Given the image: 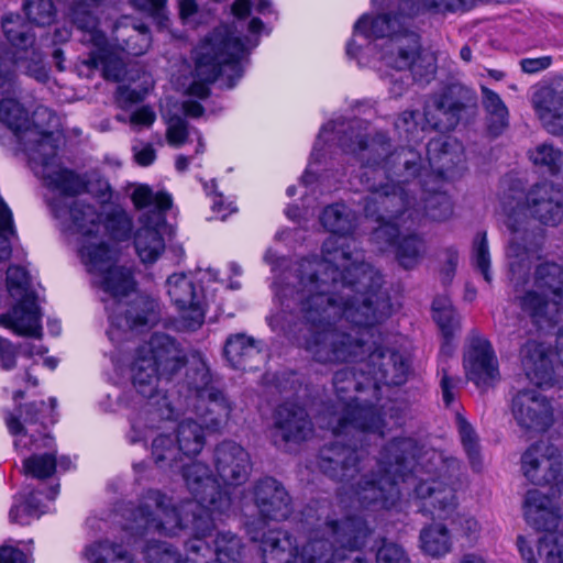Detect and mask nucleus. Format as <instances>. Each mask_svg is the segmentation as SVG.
I'll use <instances>...</instances> for the list:
<instances>
[{
	"mask_svg": "<svg viewBox=\"0 0 563 563\" xmlns=\"http://www.w3.org/2000/svg\"><path fill=\"white\" fill-rule=\"evenodd\" d=\"M341 301L335 294H309L302 301V319L307 334L298 339L314 361L322 364L355 363L356 367L338 371L333 377L335 401L324 407L319 420L322 428L336 438L322 449L320 470L350 487L376 473L388 472L396 457L419 453L411 438L394 439L377 457H368L364 448L372 439L385 435L389 422L355 391L380 385L398 386L407 380L409 362L399 352L386 346V338L376 325L390 314L388 296L376 288L352 297L353 287L343 285Z\"/></svg>",
	"mask_w": 563,
	"mask_h": 563,
	"instance_id": "obj_1",
	"label": "nucleus"
},
{
	"mask_svg": "<svg viewBox=\"0 0 563 563\" xmlns=\"http://www.w3.org/2000/svg\"><path fill=\"white\" fill-rule=\"evenodd\" d=\"M322 142H336L344 153L360 162L357 177L369 191L364 211L367 218H374L378 223L373 239L382 250L394 246L402 267H415L426 251L424 242L416 234H405V231L410 230L422 213L442 221L453 210L451 199L443 190L449 163L453 162L448 140L440 136L428 143L430 170L422 165L420 153L412 147L389 153L385 134H373L368 122L363 119L323 125L312 148L313 161L321 156Z\"/></svg>",
	"mask_w": 563,
	"mask_h": 563,
	"instance_id": "obj_2",
	"label": "nucleus"
},
{
	"mask_svg": "<svg viewBox=\"0 0 563 563\" xmlns=\"http://www.w3.org/2000/svg\"><path fill=\"white\" fill-rule=\"evenodd\" d=\"M366 479L357 481L350 487H340L338 505L341 515L352 516L356 507L389 509L400 498L399 479L412 481L415 498L420 511L434 518L451 520L454 532L470 541L481 532V525L470 514H455L456 490L462 486L461 464L454 457H446L434 449H420L411 456L396 457L394 467Z\"/></svg>",
	"mask_w": 563,
	"mask_h": 563,
	"instance_id": "obj_3",
	"label": "nucleus"
},
{
	"mask_svg": "<svg viewBox=\"0 0 563 563\" xmlns=\"http://www.w3.org/2000/svg\"><path fill=\"white\" fill-rule=\"evenodd\" d=\"M320 222L332 233L322 245V258L301 260L274 284L280 309L267 317L273 331H289L291 311L296 308L302 316V301L309 294H335L341 301V296L346 297L343 285L353 287L352 297L382 287L380 274L364 262L363 252L347 236L355 228L354 212L343 203H333L324 208Z\"/></svg>",
	"mask_w": 563,
	"mask_h": 563,
	"instance_id": "obj_4",
	"label": "nucleus"
},
{
	"mask_svg": "<svg viewBox=\"0 0 563 563\" xmlns=\"http://www.w3.org/2000/svg\"><path fill=\"white\" fill-rule=\"evenodd\" d=\"M186 374L177 391L157 388L161 379L169 380L184 365L181 352L175 340L164 333H155L142 345L131 365L132 383L136 391L146 398L131 420L130 442L142 438L147 421L164 422L180 413L194 401H205V396L216 389L209 365L203 355L192 352L186 358Z\"/></svg>",
	"mask_w": 563,
	"mask_h": 563,
	"instance_id": "obj_5",
	"label": "nucleus"
},
{
	"mask_svg": "<svg viewBox=\"0 0 563 563\" xmlns=\"http://www.w3.org/2000/svg\"><path fill=\"white\" fill-rule=\"evenodd\" d=\"M302 516L307 540L299 543L287 531H268L261 541L263 563H366L345 554L365 547L372 533L363 518L341 515L327 503L307 507Z\"/></svg>",
	"mask_w": 563,
	"mask_h": 563,
	"instance_id": "obj_6",
	"label": "nucleus"
},
{
	"mask_svg": "<svg viewBox=\"0 0 563 563\" xmlns=\"http://www.w3.org/2000/svg\"><path fill=\"white\" fill-rule=\"evenodd\" d=\"M88 216L93 228L78 222L84 234V242L78 246V253L87 272L91 275L92 284L108 295L112 302H106L109 312L110 329L108 335L111 341H120L121 333L132 331L139 327L152 324L157 320V302L145 295H135L132 302L123 301L136 290L132 265L121 264L117 249H107L98 240L96 232L100 231V223L95 220L97 214L92 209H78L76 219Z\"/></svg>",
	"mask_w": 563,
	"mask_h": 563,
	"instance_id": "obj_7",
	"label": "nucleus"
},
{
	"mask_svg": "<svg viewBox=\"0 0 563 563\" xmlns=\"http://www.w3.org/2000/svg\"><path fill=\"white\" fill-rule=\"evenodd\" d=\"M180 468L194 499L175 505L161 490L148 489L139 508L137 525L165 537H177L184 531L192 538L209 537L216 528V515H224L231 508L229 493L220 487L206 464L192 462Z\"/></svg>",
	"mask_w": 563,
	"mask_h": 563,
	"instance_id": "obj_8",
	"label": "nucleus"
},
{
	"mask_svg": "<svg viewBox=\"0 0 563 563\" xmlns=\"http://www.w3.org/2000/svg\"><path fill=\"white\" fill-rule=\"evenodd\" d=\"M499 212L510 231L507 257L511 279L518 283L530 269L531 262L539 258L541 235L526 229L528 219L554 227L563 218V192L550 181L532 185L523 190L515 183L504 188L499 197Z\"/></svg>",
	"mask_w": 563,
	"mask_h": 563,
	"instance_id": "obj_9",
	"label": "nucleus"
},
{
	"mask_svg": "<svg viewBox=\"0 0 563 563\" xmlns=\"http://www.w3.org/2000/svg\"><path fill=\"white\" fill-rule=\"evenodd\" d=\"M372 5L377 10L376 16L363 14L355 22L353 36H362L372 45L373 40L386 38L379 52L383 69L401 73L409 70L412 79L429 81L437 71V58L433 53L422 51L420 36L413 29V21L405 13L394 10L391 0H372ZM361 44L352 38L346 45V54L357 57Z\"/></svg>",
	"mask_w": 563,
	"mask_h": 563,
	"instance_id": "obj_10",
	"label": "nucleus"
},
{
	"mask_svg": "<svg viewBox=\"0 0 563 563\" xmlns=\"http://www.w3.org/2000/svg\"><path fill=\"white\" fill-rule=\"evenodd\" d=\"M252 36H235L228 25H221L207 35L195 49V80L189 87V95L206 98L209 95L208 84L219 76L227 78V87H234L243 75L242 62L258 43V35L264 23L258 18L249 22Z\"/></svg>",
	"mask_w": 563,
	"mask_h": 563,
	"instance_id": "obj_11",
	"label": "nucleus"
},
{
	"mask_svg": "<svg viewBox=\"0 0 563 563\" xmlns=\"http://www.w3.org/2000/svg\"><path fill=\"white\" fill-rule=\"evenodd\" d=\"M516 300L541 330L563 322V265L553 261L538 264L532 289L517 296Z\"/></svg>",
	"mask_w": 563,
	"mask_h": 563,
	"instance_id": "obj_12",
	"label": "nucleus"
},
{
	"mask_svg": "<svg viewBox=\"0 0 563 563\" xmlns=\"http://www.w3.org/2000/svg\"><path fill=\"white\" fill-rule=\"evenodd\" d=\"M176 415L172 420L157 422L147 421V428L143 429L142 438L135 443L146 440L157 432L152 441V455L155 463L162 468H176L183 456L191 457L201 452L206 438L203 426L190 418L180 421L177 427H172Z\"/></svg>",
	"mask_w": 563,
	"mask_h": 563,
	"instance_id": "obj_13",
	"label": "nucleus"
},
{
	"mask_svg": "<svg viewBox=\"0 0 563 563\" xmlns=\"http://www.w3.org/2000/svg\"><path fill=\"white\" fill-rule=\"evenodd\" d=\"M104 0H75L70 8V18L81 33L80 41L90 47L85 64L101 68L107 79L120 81L123 76V63L119 51L109 42L99 27L97 12Z\"/></svg>",
	"mask_w": 563,
	"mask_h": 563,
	"instance_id": "obj_14",
	"label": "nucleus"
},
{
	"mask_svg": "<svg viewBox=\"0 0 563 563\" xmlns=\"http://www.w3.org/2000/svg\"><path fill=\"white\" fill-rule=\"evenodd\" d=\"M44 406L43 401L31 402L24 408H19V415L8 412L4 417L10 434L15 437V449L21 452L24 449L34 451L30 457L23 460V473L38 479L52 476L57 468L55 442L46 434L34 439L33 435H29L24 431L23 424H33L40 421L38 412Z\"/></svg>",
	"mask_w": 563,
	"mask_h": 563,
	"instance_id": "obj_15",
	"label": "nucleus"
},
{
	"mask_svg": "<svg viewBox=\"0 0 563 563\" xmlns=\"http://www.w3.org/2000/svg\"><path fill=\"white\" fill-rule=\"evenodd\" d=\"M5 282L12 303L8 312L0 314V327L16 335L40 339L43 334L42 311L29 273L22 266H10Z\"/></svg>",
	"mask_w": 563,
	"mask_h": 563,
	"instance_id": "obj_16",
	"label": "nucleus"
},
{
	"mask_svg": "<svg viewBox=\"0 0 563 563\" xmlns=\"http://www.w3.org/2000/svg\"><path fill=\"white\" fill-rule=\"evenodd\" d=\"M461 92V87L450 86L441 93L429 97L424 103L423 118L416 111H404L395 122L399 136L416 142L421 139V133L427 126L440 131L452 130L464 108L459 97Z\"/></svg>",
	"mask_w": 563,
	"mask_h": 563,
	"instance_id": "obj_17",
	"label": "nucleus"
},
{
	"mask_svg": "<svg viewBox=\"0 0 563 563\" xmlns=\"http://www.w3.org/2000/svg\"><path fill=\"white\" fill-rule=\"evenodd\" d=\"M86 208L92 209L97 214V219L95 221L98 224L100 223L101 228L100 231L96 233L98 234V240L104 244V247L112 249L104 239L106 233H109L111 238L119 241L130 239L133 227L132 219L120 206L103 205L98 209L92 205H88L79 200H74L69 206H59L57 202H52V209L55 217L64 221H69V223H66V229L79 235V246H81V243L84 242V234L79 230L80 228L78 222L85 223L89 229L93 228L88 216L82 217L80 220L75 217L78 209Z\"/></svg>",
	"mask_w": 563,
	"mask_h": 563,
	"instance_id": "obj_18",
	"label": "nucleus"
},
{
	"mask_svg": "<svg viewBox=\"0 0 563 563\" xmlns=\"http://www.w3.org/2000/svg\"><path fill=\"white\" fill-rule=\"evenodd\" d=\"M166 291L179 314V325L186 330H197L205 321L206 298L191 276L184 273L170 275L166 280Z\"/></svg>",
	"mask_w": 563,
	"mask_h": 563,
	"instance_id": "obj_19",
	"label": "nucleus"
},
{
	"mask_svg": "<svg viewBox=\"0 0 563 563\" xmlns=\"http://www.w3.org/2000/svg\"><path fill=\"white\" fill-rule=\"evenodd\" d=\"M2 27L8 42L14 48L16 66L37 81H45L48 78L47 68L42 55L33 47L34 35L31 34L29 24L20 15L10 14L3 19Z\"/></svg>",
	"mask_w": 563,
	"mask_h": 563,
	"instance_id": "obj_20",
	"label": "nucleus"
},
{
	"mask_svg": "<svg viewBox=\"0 0 563 563\" xmlns=\"http://www.w3.org/2000/svg\"><path fill=\"white\" fill-rule=\"evenodd\" d=\"M144 495L139 500L134 509H130L129 522L124 527L126 540L110 541L109 539L100 540L88 544L84 550V556L90 563H134V555L132 553V539L136 542V537L143 538L148 533H158V531L143 529L139 527L137 520L140 519L139 508L142 504ZM161 536H163L161 533Z\"/></svg>",
	"mask_w": 563,
	"mask_h": 563,
	"instance_id": "obj_21",
	"label": "nucleus"
},
{
	"mask_svg": "<svg viewBox=\"0 0 563 563\" xmlns=\"http://www.w3.org/2000/svg\"><path fill=\"white\" fill-rule=\"evenodd\" d=\"M511 412L517 424L525 430L543 432L554 422L551 401L537 389H522L511 401Z\"/></svg>",
	"mask_w": 563,
	"mask_h": 563,
	"instance_id": "obj_22",
	"label": "nucleus"
},
{
	"mask_svg": "<svg viewBox=\"0 0 563 563\" xmlns=\"http://www.w3.org/2000/svg\"><path fill=\"white\" fill-rule=\"evenodd\" d=\"M463 365L468 380L486 389L500 379L498 358L488 340L473 336L464 352Z\"/></svg>",
	"mask_w": 563,
	"mask_h": 563,
	"instance_id": "obj_23",
	"label": "nucleus"
},
{
	"mask_svg": "<svg viewBox=\"0 0 563 563\" xmlns=\"http://www.w3.org/2000/svg\"><path fill=\"white\" fill-rule=\"evenodd\" d=\"M521 471L534 485H545L556 481L562 471L560 450L544 441L530 445L521 456Z\"/></svg>",
	"mask_w": 563,
	"mask_h": 563,
	"instance_id": "obj_24",
	"label": "nucleus"
},
{
	"mask_svg": "<svg viewBox=\"0 0 563 563\" xmlns=\"http://www.w3.org/2000/svg\"><path fill=\"white\" fill-rule=\"evenodd\" d=\"M206 537L190 538L185 542V558L172 544L163 541H148L143 548L147 563H212Z\"/></svg>",
	"mask_w": 563,
	"mask_h": 563,
	"instance_id": "obj_25",
	"label": "nucleus"
},
{
	"mask_svg": "<svg viewBox=\"0 0 563 563\" xmlns=\"http://www.w3.org/2000/svg\"><path fill=\"white\" fill-rule=\"evenodd\" d=\"M252 496L260 516L268 521H283L292 511L291 499L285 487L273 477L260 479Z\"/></svg>",
	"mask_w": 563,
	"mask_h": 563,
	"instance_id": "obj_26",
	"label": "nucleus"
},
{
	"mask_svg": "<svg viewBox=\"0 0 563 563\" xmlns=\"http://www.w3.org/2000/svg\"><path fill=\"white\" fill-rule=\"evenodd\" d=\"M533 111L551 134H563V82L538 86L531 95Z\"/></svg>",
	"mask_w": 563,
	"mask_h": 563,
	"instance_id": "obj_27",
	"label": "nucleus"
},
{
	"mask_svg": "<svg viewBox=\"0 0 563 563\" xmlns=\"http://www.w3.org/2000/svg\"><path fill=\"white\" fill-rule=\"evenodd\" d=\"M312 433V422L305 408L286 402L278 407L272 437L276 445L300 442Z\"/></svg>",
	"mask_w": 563,
	"mask_h": 563,
	"instance_id": "obj_28",
	"label": "nucleus"
},
{
	"mask_svg": "<svg viewBox=\"0 0 563 563\" xmlns=\"http://www.w3.org/2000/svg\"><path fill=\"white\" fill-rule=\"evenodd\" d=\"M217 473L225 485H241L249 478L251 461L249 453L233 441H223L214 449Z\"/></svg>",
	"mask_w": 563,
	"mask_h": 563,
	"instance_id": "obj_29",
	"label": "nucleus"
},
{
	"mask_svg": "<svg viewBox=\"0 0 563 563\" xmlns=\"http://www.w3.org/2000/svg\"><path fill=\"white\" fill-rule=\"evenodd\" d=\"M521 367L527 378L537 386L559 383L560 374L554 369L549 350L536 341H528L520 350Z\"/></svg>",
	"mask_w": 563,
	"mask_h": 563,
	"instance_id": "obj_30",
	"label": "nucleus"
},
{
	"mask_svg": "<svg viewBox=\"0 0 563 563\" xmlns=\"http://www.w3.org/2000/svg\"><path fill=\"white\" fill-rule=\"evenodd\" d=\"M142 225L134 235V246L143 264H153L165 250V241L161 233L164 225L163 214L157 212L141 218Z\"/></svg>",
	"mask_w": 563,
	"mask_h": 563,
	"instance_id": "obj_31",
	"label": "nucleus"
},
{
	"mask_svg": "<svg viewBox=\"0 0 563 563\" xmlns=\"http://www.w3.org/2000/svg\"><path fill=\"white\" fill-rule=\"evenodd\" d=\"M185 411L196 413L206 429L218 431L228 423L233 402L216 388L205 396V401H194L190 407H184L181 412Z\"/></svg>",
	"mask_w": 563,
	"mask_h": 563,
	"instance_id": "obj_32",
	"label": "nucleus"
},
{
	"mask_svg": "<svg viewBox=\"0 0 563 563\" xmlns=\"http://www.w3.org/2000/svg\"><path fill=\"white\" fill-rule=\"evenodd\" d=\"M224 355L232 367L252 369V360L261 355L260 342L244 333L230 335L225 341Z\"/></svg>",
	"mask_w": 563,
	"mask_h": 563,
	"instance_id": "obj_33",
	"label": "nucleus"
},
{
	"mask_svg": "<svg viewBox=\"0 0 563 563\" xmlns=\"http://www.w3.org/2000/svg\"><path fill=\"white\" fill-rule=\"evenodd\" d=\"M475 4V0H401L397 7L401 13L412 21L419 15L430 13H446L467 10Z\"/></svg>",
	"mask_w": 563,
	"mask_h": 563,
	"instance_id": "obj_34",
	"label": "nucleus"
},
{
	"mask_svg": "<svg viewBox=\"0 0 563 563\" xmlns=\"http://www.w3.org/2000/svg\"><path fill=\"white\" fill-rule=\"evenodd\" d=\"M481 89L488 131L490 134L497 136L508 126V108L498 93L485 86H482Z\"/></svg>",
	"mask_w": 563,
	"mask_h": 563,
	"instance_id": "obj_35",
	"label": "nucleus"
},
{
	"mask_svg": "<svg viewBox=\"0 0 563 563\" xmlns=\"http://www.w3.org/2000/svg\"><path fill=\"white\" fill-rule=\"evenodd\" d=\"M244 544L242 539L231 531H219L213 539L212 563H242Z\"/></svg>",
	"mask_w": 563,
	"mask_h": 563,
	"instance_id": "obj_36",
	"label": "nucleus"
},
{
	"mask_svg": "<svg viewBox=\"0 0 563 563\" xmlns=\"http://www.w3.org/2000/svg\"><path fill=\"white\" fill-rule=\"evenodd\" d=\"M419 540L422 552L432 558L444 556L452 550L450 531L441 523L424 527L420 531Z\"/></svg>",
	"mask_w": 563,
	"mask_h": 563,
	"instance_id": "obj_37",
	"label": "nucleus"
},
{
	"mask_svg": "<svg viewBox=\"0 0 563 563\" xmlns=\"http://www.w3.org/2000/svg\"><path fill=\"white\" fill-rule=\"evenodd\" d=\"M432 312L444 338L452 336L460 329L461 318L446 296L433 300Z\"/></svg>",
	"mask_w": 563,
	"mask_h": 563,
	"instance_id": "obj_38",
	"label": "nucleus"
},
{
	"mask_svg": "<svg viewBox=\"0 0 563 563\" xmlns=\"http://www.w3.org/2000/svg\"><path fill=\"white\" fill-rule=\"evenodd\" d=\"M131 199L137 209L153 208L154 210L148 216L155 212L162 214L163 211L172 206V197L167 192L158 191L154 194L146 185L136 186L132 191ZM146 216L144 214L143 217Z\"/></svg>",
	"mask_w": 563,
	"mask_h": 563,
	"instance_id": "obj_39",
	"label": "nucleus"
},
{
	"mask_svg": "<svg viewBox=\"0 0 563 563\" xmlns=\"http://www.w3.org/2000/svg\"><path fill=\"white\" fill-rule=\"evenodd\" d=\"M36 495L35 492L20 495L19 500L14 503L9 514L12 522L29 525L32 519L40 518L45 512Z\"/></svg>",
	"mask_w": 563,
	"mask_h": 563,
	"instance_id": "obj_40",
	"label": "nucleus"
},
{
	"mask_svg": "<svg viewBox=\"0 0 563 563\" xmlns=\"http://www.w3.org/2000/svg\"><path fill=\"white\" fill-rule=\"evenodd\" d=\"M456 427L463 448L470 459L472 468L476 472L482 470V459L479 454V444L476 432L467 420L460 413H456Z\"/></svg>",
	"mask_w": 563,
	"mask_h": 563,
	"instance_id": "obj_41",
	"label": "nucleus"
},
{
	"mask_svg": "<svg viewBox=\"0 0 563 563\" xmlns=\"http://www.w3.org/2000/svg\"><path fill=\"white\" fill-rule=\"evenodd\" d=\"M19 350L27 356L42 355L47 351L44 346L32 343L16 346L9 339L0 336V368L4 371L13 369L16 366Z\"/></svg>",
	"mask_w": 563,
	"mask_h": 563,
	"instance_id": "obj_42",
	"label": "nucleus"
},
{
	"mask_svg": "<svg viewBox=\"0 0 563 563\" xmlns=\"http://www.w3.org/2000/svg\"><path fill=\"white\" fill-rule=\"evenodd\" d=\"M128 33L126 38L120 40L119 36H115L113 45L120 49L124 51L130 55L140 56L144 54L150 47L151 36L148 34V30L146 26H133L131 29H125Z\"/></svg>",
	"mask_w": 563,
	"mask_h": 563,
	"instance_id": "obj_43",
	"label": "nucleus"
},
{
	"mask_svg": "<svg viewBox=\"0 0 563 563\" xmlns=\"http://www.w3.org/2000/svg\"><path fill=\"white\" fill-rule=\"evenodd\" d=\"M530 158L534 165L555 174L563 163V153L552 144L543 143L530 152Z\"/></svg>",
	"mask_w": 563,
	"mask_h": 563,
	"instance_id": "obj_44",
	"label": "nucleus"
},
{
	"mask_svg": "<svg viewBox=\"0 0 563 563\" xmlns=\"http://www.w3.org/2000/svg\"><path fill=\"white\" fill-rule=\"evenodd\" d=\"M490 263V252L486 233H479L476 235L473 244L472 265L483 275L485 282L488 284L493 280Z\"/></svg>",
	"mask_w": 563,
	"mask_h": 563,
	"instance_id": "obj_45",
	"label": "nucleus"
},
{
	"mask_svg": "<svg viewBox=\"0 0 563 563\" xmlns=\"http://www.w3.org/2000/svg\"><path fill=\"white\" fill-rule=\"evenodd\" d=\"M14 235L12 212L0 197V263L10 258L12 253L10 238Z\"/></svg>",
	"mask_w": 563,
	"mask_h": 563,
	"instance_id": "obj_46",
	"label": "nucleus"
},
{
	"mask_svg": "<svg viewBox=\"0 0 563 563\" xmlns=\"http://www.w3.org/2000/svg\"><path fill=\"white\" fill-rule=\"evenodd\" d=\"M23 9L27 19L37 25L49 24L56 11L52 0H25Z\"/></svg>",
	"mask_w": 563,
	"mask_h": 563,
	"instance_id": "obj_47",
	"label": "nucleus"
},
{
	"mask_svg": "<svg viewBox=\"0 0 563 563\" xmlns=\"http://www.w3.org/2000/svg\"><path fill=\"white\" fill-rule=\"evenodd\" d=\"M377 563H410L409 556L401 545L384 539L376 552Z\"/></svg>",
	"mask_w": 563,
	"mask_h": 563,
	"instance_id": "obj_48",
	"label": "nucleus"
},
{
	"mask_svg": "<svg viewBox=\"0 0 563 563\" xmlns=\"http://www.w3.org/2000/svg\"><path fill=\"white\" fill-rule=\"evenodd\" d=\"M252 9L264 15L273 13L269 0H234L231 7L232 13L239 19L246 18Z\"/></svg>",
	"mask_w": 563,
	"mask_h": 563,
	"instance_id": "obj_49",
	"label": "nucleus"
},
{
	"mask_svg": "<svg viewBox=\"0 0 563 563\" xmlns=\"http://www.w3.org/2000/svg\"><path fill=\"white\" fill-rule=\"evenodd\" d=\"M462 379L459 376L450 375L446 367L441 368L440 388L442 399L446 407H450L460 391Z\"/></svg>",
	"mask_w": 563,
	"mask_h": 563,
	"instance_id": "obj_50",
	"label": "nucleus"
},
{
	"mask_svg": "<svg viewBox=\"0 0 563 563\" xmlns=\"http://www.w3.org/2000/svg\"><path fill=\"white\" fill-rule=\"evenodd\" d=\"M187 123L181 118H173L168 122L166 139L169 145L180 147L188 139Z\"/></svg>",
	"mask_w": 563,
	"mask_h": 563,
	"instance_id": "obj_51",
	"label": "nucleus"
},
{
	"mask_svg": "<svg viewBox=\"0 0 563 563\" xmlns=\"http://www.w3.org/2000/svg\"><path fill=\"white\" fill-rule=\"evenodd\" d=\"M441 262L443 266L441 268V277L443 283H450L455 274V269L459 263V253L453 247H448L441 255Z\"/></svg>",
	"mask_w": 563,
	"mask_h": 563,
	"instance_id": "obj_52",
	"label": "nucleus"
},
{
	"mask_svg": "<svg viewBox=\"0 0 563 563\" xmlns=\"http://www.w3.org/2000/svg\"><path fill=\"white\" fill-rule=\"evenodd\" d=\"M167 0H131L133 8L154 18L162 19Z\"/></svg>",
	"mask_w": 563,
	"mask_h": 563,
	"instance_id": "obj_53",
	"label": "nucleus"
},
{
	"mask_svg": "<svg viewBox=\"0 0 563 563\" xmlns=\"http://www.w3.org/2000/svg\"><path fill=\"white\" fill-rule=\"evenodd\" d=\"M552 64L551 56H540L536 58H523L520 60L521 70L526 74H537L548 69Z\"/></svg>",
	"mask_w": 563,
	"mask_h": 563,
	"instance_id": "obj_54",
	"label": "nucleus"
},
{
	"mask_svg": "<svg viewBox=\"0 0 563 563\" xmlns=\"http://www.w3.org/2000/svg\"><path fill=\"white\" fill-rule=\"evenodd\" d=\"M389 70L390 69H383V71L379 73L382 74L383 77L389 80V92L394 97H400L405 92L407 87V80H405V77L406 79H408L409 76L407 74H404L402 71L397 73L396 76L394 74H389Z\"/></svg>",
	"mask_w": 563,
	"mask_h": 563,
	"instance_id": "obj_55",
	"label": "nucleus"
},
{
	"mask_svg": "<svg viewBox=\"0 0 563 563\" xmlns=\"http://www.w3.org/2000/svg\"><path fill=\"white\" fill-rule=\"evenodd\" d=\"M156 120V114L150 106H142L130 117V123L133 125L151 126Z\"/></svg>",
	"mask_w": 563,
	"mask_h": 563,
	"instance_id": "obj_56",
	"label": "nucleus"
},
{
	"mask_svg": "<svg viewBox=\"0 0 563 563\" xmlns=\"http://www.w3.org/2000/svg\"><path fill=\"white\" fill-rule=\"evenodd\" d=\"M0 563H29L27 555L12 545L0 547Z\"/></svg>",
	"mask_w": 563,
	"mask_h": 563,
	"instance_id": "obj_57",
	"label": "nucleus"
},
{
	"mask_svg": "<svg viewBox=\"0 0 563 563\" xmlns=\"http://www.w3.org/2000/svg\"><path fill=\"white\" fill-rule=\"evenodd\" d=\"M115 98L121 107H128L132 103L141 101L143 96L141 92L134 89H130L126 86H119L117 89Z\"/></svg>",
	"mask_w": 563,
	"mask_h": 563,
	"instance_id": "obj_58",
	"label": "nucleus"
},
{
	"mask_svg": "<svg viewBox=\"0 0 563 563\" xmlns=\"http://www.w3.org/2000/svg\"><path fill=\"white\" fill-rule=\"evenodd\" d=\"M134 158L139 165L148 166L155 161L156 153L152 145L146 144L141 148L134 147Z\"/></svg>",
	"mask_w": 563,
	"mask_h": 563,
	"instance_id": "obj_59",
	"label": "nucleus"
},
{
	"mask_svg": "<svg viewBox=\"0 0 563 563\" xmlns=\"http://www.w3.org/2000/svg\"><path fill=\"white\" fill-rule=\"evenodd\" d=\"M212 210L219 214L221 220H225L230 213L235 212L236 207L232 202L224 203L223 197L216 194L212 200Z\"/></svg>",
	"mask_w": 563,
	"mask_h": 563,
	"instance_id": "obj_60",
	"label": "nucleus"
},
{
	"mask_svg": "<svg viewBox=\"0 0 563 563\" xmlns=\"http://www.w3.org/2000/svg\"><path fill=\"white\" fill-rule=\"evenodd\" d=\"M197 9L195 0H179V13L184 21H189L196 14Z\"/></svg>",
	"mask_w": 563,
	"mask_h": 563,
	"instance_id": "obj_61",
	"label": "nucleus"
},
{
	"mask_svg": "<svg viewBox=\"0 0 563 563\" xmlns=\"http://www.w3.org/2000/svg\"><path fill=\"white\" fill-rule=\"evenodd\" d=\"M183 109L185 114L192 118H198L203 113L202 106L196 101H185L183 104Z\"/></svg>",
	"mask_w": 563,
	"mask_h": 563,
	"instance_id": "obj_62",
	"label": "nucleus"
},
{
	"mask_svg": "<svg viewBox=\"0 0 563 563\" xmlns=\"http://www.w3.org/2000/svg\"><path fill=\"white\" fill-rule=\"evenodd\" d=\"M558 325L560 327L555 340V355L560 365L563 367V322H560Z\"/></svg>",
	"mask_w": 563,
	"mask_h": 563,
	"instance_id": "obj_63",
	"label": "nucleus"
},
{
	"mask_svg": "<svg viewBox=\"0 0 563 563\" xmlns=\"http://www.w3.org/2000/svg\"><path fill=\"white\" fill-rule=\"evenodd\" d=\"M264 260L266 263L273 266V271H276L277 267L283 266L286 261L285 258H278L277 255L272 250L266 251Z\"/></svg>",
	"mask_w": 563,
	"mask_h": 563,
	"instance_id": "obj_64",
	"label": "nucleus"
}]
</instances>
